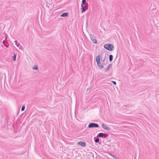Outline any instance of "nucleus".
Segmentation results:
<instances>
[{"label": "nucleus", "instance_id": "6e6552de", "mask_svg": "<svg viewBox=\"0 0 159 159\" xmlns=\"http://www.w3.org/2000/svg\"><path fill=\"white\" fill-rule=\"evenodd\" d=\"M112 66V64H110L108 66V67L107 68V69H105V72H106L110 70V68Z\"/></svg>", "mask_w": 159, "mask_h": 159}, {"label": "nucleus", "instance_id": "f8f14e48", "mask_svg": "<svg viewBox=\"0 0 159 159\" xmlns=\"http://www.w3.org/2000/svg\"><path fill=\"white\" fill-rule=\"evenodd\" d=\"M16 55L15 54H14L13 56L12 57V59L14 61H15L16 60Z\"/></svg>", "mask_w": 159, "mask_h": 159}, {"label": "nucleus", "instance_id": "6ab92c4d", "mask_svg": "<svg viewBox=\"0 0 159 159\" xmlns=\"http://www.w3.org/2000/svg\"><path fill=\"white\" fill-rule=\"evenodd\" d=\"M33 69L34 70H37L38 69V67L37 66H35V67H33Z\"/></svg>", "mask_w": 159, "mask_h": 159}, {"label": "nucleus", "instance_id": "2eb2a0df", "mask_svg": "<svg viewBox=\"0 0 159 159\" xmlns=\"http://www.w3.org/2000/svg\"><path fill=\"white\" fill-rule=\"evenodd\" d=\"M25 106L24 105H23L22 107V108H21V111H24L25 109Z\"/></svg>", "mask_w": 159, "mask_h": 159}, {"label": "nucleus", "instance_id": "412c9836", "mask_svg": "<svg viewBox=\"0 0 159 159\" xmlns=\"http://www.w3.org/2000/svg\"><path fill=\"white\" fill-rule=\"evenodd\" d=\"M111 82L114 85H115L116 84V82L115 81H112Z\"/></svg>", "mask_w": 159, "mask_h": 159}, {"label": "nucleus", "instance_id": "f257e3e1", "mask_svg": "<svg viewBox=\"0 0 159 159\" xmlns=\"http://www.w3.org/2000/svg\"><path fill=\"white\" fill-rule=\"evenodd\" d=\"M104 47L106 49L110 51H113L114 48L113 45L110 43L105 44Z\"/></svg>", "mask_w": 159, "mask_h": 159}, {"label": "nucleus", "instance_id": "f03ea898", "mask_svg": "<svg viewBox=\"0 0 159 159\" xmlns=\"http://www.w3.org/2000/svg\"><path fill=\"white\" fill-rule=\"evenodd\" d=\"M100 55H98L96 57V61L97 63V65L99 68L101 69L103 68L104 66L103 65H102L100 62Z\"/></svg>", "mask_w": 159, "mask_h": 159}, {"label": "nucleus", "instance_id": "423d86ee", "mask_svg": "<svg viewBox=\"0 0 159 159\" xmlns=\"http://www.w3.org/2000/svg\"><path fill=\"white\" fill-rule=\"evenodd\" d=\"M102 126L104 129L107 131L109 130L110 129V128L108 126L103 123L102 124Z\"/></svg>", "mask_w": 159, "mask_h": 159}, {"label": "nucleus", "instance_id": "4be33fe9", "mask_svg": "<svg viewBox=\"0 0 159 159\" xmlns=\"http://www.w3.org/2000/svg\"><path fill=\"white\" fill-rule=\"evenodd\" d=\"M5 35L6 38H7V35L6 34H5Z\"/></svg>", "mask_w": 159, "mask_h": 159}, {"label": "nucleus", "instance_id": "7ed1b4c3", "mask_svg": "<svg viewBox=\"0 0 159 159\" xmlns=\"http://www.w3.org/2000/svg\"><path fill=\"white\" fill-rule=\"evenodd\" d=\"M99 127V125L97 123H91L89 124L88 126V128H98Z\"/></svg>", "mask_w": 159, "mask_h": 159}, {"label": "nucleus", "instance_id": "20e7f679", "mask_svg": "<svg viewBox=\"0 0 159 159\" xmlns=\"http://www.w3.org/2000/svg\"><path fill=\"white\" fill-rule=\"evenodd\" d=\"M84 4H82L81 5V7L82 8L81 13L85 12L88 9V3H86L85 5L84 6Z\"/></svg>", "mask_w": 159, "mask_h": 159}, {"label": "nucleus", "instance_id": "9b49d317", "mask_svg": "<svg viewBox=\"0 0 159 159\" xmlns=\"http://www.w3.org/2000/svg\"><path fill=\"white\" fill-rule=\"evenodd\" d=\"M113 56L111 55H110L109 56V61L111 62L113 60Z\"/></svg>", "mask_w": 159, "mask_h": 159}, {"label": "nucleus", "instance_id": "1a4fd4ad", "mask_svg": "<svg viewBox=\"0 0 159 159\" xmlns=\"http://www.w3.org/2000/svg\"><path fill=\"white\" fill-rule=\"evenodd\" d=\"M68 15V13L67 12L61 14V17H67Z\"/></svg>", "mask_w": 159, "mask_h": 159}, {"label": "nucleus", "instance_id": "aec40b11", "mask_svg": "<svg viewBox=\"0 0 159 159\" xmlns=\"http://www.w3.org/2000/svg\"><path fill=\"white\" fill-rule=\"evenodd\" d=\"M110 155H111V157H112L116 158V157L115 156H114V155L112 154H110Z\"/></svg>", "mask_w": 159, "mask_h": 159}, {"label": "nucleus", "instance_id": "a211bd4d", "mask_svg": "<svg viewBox=\"0 0 159 159\" xmlns=\"http://www.w3.org/2000/svg\"><path fill=\"white\" fill-rule=\"evenodd\" d=\"M108 134H105L103 138H106L108 136Z\"/></svg>", "mask_w": 159, "mask_h": 159}, {"label": "nucleus", "instance_id": "39448f33", "mask_svg": "<svg viewBox=\"0 0 159 159\" xmlns=\"http://www.w3.org/2000/svg\"><path fill=\"white\" fill-rule=\"evenodd\" d=\"M90 37L93 43L95 44H96L97 43V40L93 35H90Z\"/></svg>", "mask_w": 159, "mask_h": 159}, {"label": "nucleus", "instance_id": "dca6fc26", "mask_svg": "<svg viewBox=\"0 0 159 159\" xmlns=\"http://www.w3.org/2000/svg\"><path fill=\"white\" fill-rule=\"evenodd\" d=\"M15 44L17 46L19 47V46L20 45V44L19 43H17V40H15Z\"/></svg>", "mask_w": 159, "mask_h": 159}, {"label": "nucleus", "instance_id": "4468645a", "mask_svg": "<svg viewBox=\"0 0 159 159\" xmlns=\"http://www.w3.org/2000/svg\"><path fill=\"white\" fill-rule=\"evenodd\" d=\"M105 60H106V58H104V59L103 60V61H102V64L103 65H105L107 64V61H106V62L105 63Z\"/></svg>", "mask_w": 159, "mask_h": 159}, {"label": "nucleus", "instance_id": "f3484780", "mask_svg": "<svg viewBox=\"0 0 159 159\" xmlns=\"http://www.w3.org/2000/svg\"><path fill=\"white\" fill-rule=\"evenodd\" d=\"M86 3H86V0H82V4H84V5H85V4Z\"/></svg>", "mask_w": 159, "mask_h": 159}, {"label": "nucleus", "instance_id": "ddd939ff", "mask_svg": "<svg viewBox=\"0 0 159 159\" xmlns=\"http://www.w3.org/2000/svg\"><path fill=\"white\" fill-rule=\"evenodd\" d=\"M94 142L96 143H98L99 142V139L98 138H96L94 139Z\"/></svg>", "mask_w": 159, "mask_h": 159}, {"label": "nucleus", "instance_id": "9d476101", "mask_svg": "<svg viewBox=\"0 0 159 159\" xmlns=\"http://www.w3.org/2000/svg\"><path fill=\"white\" fill-rule=\"evenodd\" d=\"M104 135V134L102 133H100L98 134L97 136L99 137H102L103 138Z\"/></svg>", "mask_w": 159, "mask_h": 159}, {"label": "nucleus", "instance_id": "0eeeda50", "mask_svg": "<svg viewBox=\"0 0 159 159\" xmlns=\"http://www.w3.org/2000/svg\"><path fill=\"white\" fill-rule=\"evenodd\" d=\"M78 144L81 146L82 147H85L86 145V143L84 142H79L78 143Z\"/></svg>", "mask_w": 159, "mask_h": 159}]
</instances>
